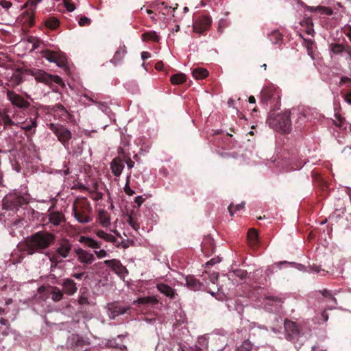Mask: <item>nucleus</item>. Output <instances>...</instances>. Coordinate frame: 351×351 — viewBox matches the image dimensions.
Segmentation results:
<instances>
[{"label": "nucleus", "instance_id": "1", "mask_svg": "<svg viewBox=\"0 0 351 351\" xmlns=\"http://www.w3.org/2000/svg\"><path fill=\"white\" fill-rule=\"evenodd\" d=\"M55 235L47 231H38L28 237L21 245V250L27 254L42 252L55 243Z\"/></svg>", "mask_w": 351, "mask_h": 351}, {"label": "nucleus", "instance_id": "2", "mask_svg": "<svg viewBox=\"0 0 351 351\" xmlns=\"http://www.w3.org/2000/svg\"><path fill=\"white\" fill-rule=\"evenodd\" d=\"M73 212L75 219L81 223H88L93 220V209L86 197H77L73 204Z\"/></svg>", "mask_w": 351, "mask_h": 351}, {"label": "nucleus", "instance_id": "3", "mask_svg": "<svg viewBox=\"0 0 351 351\" xmlns=\"http://www.w3.org/2000/svg\"><path fill=\"white\" fill-rule=\"evenodd\" d=\"M72 251V244L69 240L62 239L57 243L56 250L47 253L51 263V268L56 267L63 262V259L69 256Z\"/></svg>", "mask_w": 351, "mask_h": 351}, {"label": "nucleus", "instance_id": "4", "mask_svg": "<svg viewBox=\"0 0 351 351\" xmlns=\"http://www.w3.org/2000/svg\"><path fill=\"white\" fill-rule=\"evenodd\" d=\"M29 204V195L19 191L7 194L3 199V208L6 210H18L19 207Z\"/></svg>", "mask_w": 351, "mask_h": 351}, {"label": "nucleus", "instance_id": "5", "mask_svg": "<svg viewBox=\"0 0 351 351\" xmlns=\"http://www.w3.org/2000/svg\"><path fill=\"white\" fill-rule=\"evenodd\" d=\"M291 111L285 110L282 114H277L274 118L269 119V124L278 131L289 133L291 131Z\"/></svg>", "mask_w": 351, "mask_h": 351}, {"label": "nucleus", "instance_id": "6", "mask_svg": "<svg viewBox=\"0 0 351 351\" xmlns=\"http://www.w3.org/2000/svg\"><path fill=\"white\" fill-rule=\"evenodd\" d=\"M41 0H27L24 7L27 8L20 16V21L26 27H32L35 24L34 12L37 4Z\"/></svg>", "mask_w": 351, "mask_h": 351}, {"label": "nucleus", "instance_id": "7", "mask_svg": "<svg viewBox=\"0 0 351 351\" xmlns=\"http://www.w3.org/2000/svg\"><path fill=\"white\" fill-rule=\"evenodd\" d=\"M42 56L51 62L56 63L57 65L62 68L66 73L69 71V69L67 66V59L63 53L46 49L42 51Z\"/></svg>", "mask_w": 351, "mask_h": 351}, {"label": "nucleus", "instance_id": "8", "mask_svg": "<svg viewBox=\"0 0 351 351\" xmlns=\"http://www.w3.org/2000/svg\"><path fill=\"white\" fill-rule=\"evenodd\" d=\"M49 129L56 134L63 146L69 149V141L72 137L71 131L62 125L55 123H50Z\"/></svg>", "mask_w": 351, "mask_h": 351}, {"label": "nucleus", "instance_id": "9", "mask_svg": "<svg viewBox=\"0 0 351 351\" xmlns=\"http://www.w3.org/2000/svg\"><path fill=\"white\" fill-rule=\"evenodd\" d=\"M107 313L110 319H115L121 315L128 313L131 308L129 306H123L119 302H114L107 304Z\"/></svg>", "mask_w": 351, "mask_h": 351}, {"label": "nucleus", "instance_id": "10", "mask_svg": "<svg viewBox=\"0 0 351 351\" xmlns=\"http://www.w3.org/2000/svg\"><path fill=\"white\" fill-rule=\"evenodd\" d=\"M68 344L73 351H86L90 346V342L78 335H72Z\"/></svg>", "mask_w": 351, "mask_h": 351}, {"label": "nucleus", "instance_id": "11", "mask_svg": "<svg viewBox=\"0 0 351 351\" xmlns=\"http://www.w3.org/2000/svg\"><path fill=\"white\" fill-rule=\"evenodd\" d=\"M286 339L290 341L298 340L300 329L295 322L286 319L284 322Z\"/></svg>", "mask_w": 351, "mask_h": 351}, {"label": "nucleus", "instance_id": "12", "mask_svg": "<svg viewBox=\"0 0 351 351\" xmlns=\"http://www.w3.org/2000/svg\"><path fill=\"white\" fill-rule=\"evenodd\" d=\"M261 94V103L263 105L267 106L269 103H277L280 99L276 89L274 86L265 87Z\"/></svg>", "mask_w": 351, "mask_h": 351}, {"label": "nucleus", "instance_id": "13", "mask_svg": "<svg viewBox=\"0 0 351 351\" xmlns=\"http://www.w3.org/2000/svg\"><path fill=\"white\" fill-rule=\"evenodd\" d=\"M6 96L7 99L14 106L21 110H26L30 106V103L27 100L13 90H8L6 91Z\"/></svg>", "mask_w": 351, "mask_h": 351}, {"label": "nucleus", "instance_id": "14", "mask_svg": "<svg viewBox=\"0 0 351 351\" xmlns=\"http://www.w3.org/2000/svg\"><path fill=\"white\" fill-rule=\"evenodd\" d=\"M212 20L209 16H199L193 20V31L197 34H203L209 29Z\"/></svg>", "mask_w": 351, "mask_h": 351}, {"label": "nucleus", "instance_id": "15", "mask_svg": "<svg viewBox=\"0 0 351 351\" xmlns=\"http://www.w3.org/2000/svg\"><path fill=\"white\" fill-rule=\"evenodd\" d=\"M35 79L38 82L45 83L46 84H51L52 83L60 84L62 82V79L59 76L50 75L43 71H39L37 72L35 74Z\"/></svg>", "mask_w": 351, "mask_h": 351}, {"label": "nucleus", "instance_id": "16", "mask_svg": "<svg viewBox=\"0 0 351 351\" xmlns=\"http://www.w3.org/2000/svg\"><path fill=\"white\" fill-rule=\"evenodd\" d=\"M282 302V300L278 297L268 296L265 298V305L270 311L279 312Z\"/></svg>", "mask_w": 351, "mask_h": 351}, {"label": "nucleus", "instance_id": "17", "mask_svg": "<svg viewBox=\"0 0 351 351\" xmlns=\"http://www.w3.org/2000/svg\"><path fill=\"white\" fill-rule=\"evenodd\" d=\"M126 54V47L124 45H120L119 48L116 50L112 58L110 60V62L115 66L121 65Z\"/></svg>", "mask_w": 351, "mask_h": 351}, {"label": "nucleus", "instance_id": "18", "mask_svg": "<svg viewBox=\"0 0 351 351\" xmlns=\"http://www.w3.org/2000/svg\"><path fill=\"white\" fill-rule=\"evenodd\" d=\"M104 263L110 267L111 269L118 275H123L127 271L125 267L121 264L119 260H106L104 261Z\"/></svg>", "mask_w": 351, "mask_h": 351}, {"label": "nucleus", "instance_id": "19", "mask_svg": "<svg viewBox=\"0 0 351 351\" xmlns=\"http://www.w3.org/2000/svg\"><path fill=\"white\" fill-rule=\"evenodd\" d=\"M80 262L84 264L90 265L95 261V256L82 248H77L75 250Z\"/></svg>", "mask_w": 351, "mask_h": 351}, {"label": "nucleus", "instance_id": "20", "mask_svg": "<svg viewBox=\"0 0 351 351\" xmlns=\"http://www.w3.org/2000/svg\"><path fill=\"white\" fill-rule=\"evenodd\" d=\"M38 117V112H36V115L34 118L27 119L21 126V128L25 131L27 134L28 132L35 133L36 128L37 127V117Z\"/></svg>", "mask_w": 351, "mask_h": 351}, {"label": "nucleus", "instance_id": "21", "mask_svg": "<svg viewBox=\"0 0 351 351\" xmlns=\"http://www.w3.org/2000/svg\"><path fill=\"white\" fill-rule=\"evenodd\" d=\"M62 291L69 295H74L77 291V287L75 281L71 278L63 280L62 283Z\"/></svg>", "mask_w": 351, "mask_h": 351}, {"label": "nucleus", "instance_id": "22", "mask_svg": "<svg viewBox=\"0 0 351 351\" xmlns=\"http://www.w3.org/2000/svg\"><path fill=\"white\" fill-rule=\"evenodd\" d=\"M124 168V165L123 162V160L117 157L112 160L110 164V169L112 171V173L116 177H119Z\"/></svg>", "mask_w": 351, "mask_h": 351}, {"label": "nucleus", "instance_id": "23", "mask_svg": "<svg viewBox=\"0 0 351 351\" xmlns=\"http://www.w3.org/2000/svg\"><path fill=\"white\" fill-rule=\"evenodd\" d=\"M49 221L52 225L58 226L65 221V217L61 212L52 211L49 214Z\"/></svg>", "mask_w": 351, "mask_h": 351}, {"label": "nucleus", "instance_id": "24", "mask_svg": "<svg viewBox=\"0 0 351 351\" xmlns=\"http://www.w3.org/2000/svg\"><path fill=\"white\" fill-rule=\"evenodd\" d=\"M156 287L158 291L164 294L165 296L169 298L170 299L175 298L176 293L175 290L170 286L164 283H158L156 285Z\"/></svg>", "mask_w": 351, "mask_h": 351}, {"label": "nucleus", "instance_id": "25", "mask_svg": "<svg viewBox=\"0 0 351 351\" xmlns=\"http://www.w3.org/2000/svg\"><path fill=\"white\" fill-rule=\"evenodd\" d=\"M186 283L187 287L193 291L199 290L202 287V284L199 282V280L193 276H186Z\"/></svg>", "mask_w": 351, "mask_h": 351}, {"label": "nucleus", "instance_id": "26", "mask_svg": "<svg viewBox=\"0 0 351 351\" xmlns=\"http://www.w3.org/2000/svg\"><path fill=\"white\" fill-rule=\"evenodd\" d=\"M80 242L83 243L86 247L93 248V249H99L101 247V243L92 238L88 237H81L80 239Z\"/></svg>", "mask_w": 351, "mask_h": 351}, {"label": "nucleus", "instance_id": "27", "mask_svg": "<svg viewBox=\"0 0 351 351\" xmlns=\"http://www.w3.org/2000/svg\"><path fill=\"white\" fill-rule=\"evenodd\" d=\"M0 123H3L4 128L12 127L15 125L10 115L8 114L7 110L0 111Z\"/></svg>", "mask_w": 351, "mask_h": 351}, {"label": "nucleus", "instance_id": "28", "mask_svg": "<svg viewBox=\"0 0 351 351\" xmlns=\"http://www.w3.org/2000/svg\"><path fill=\"white\" fill-rule=\"evenodd\" d=\"M247 239L252 247H255L258 243V235L255 229H250L247 232Z\"/></svg>", "mask_w": 351, "mask_h": 351}, {"label": "nucleus", "instance_id": "29", "mask_svg": "<svg viewBox=\"0 0 351 351\" xmlns=\"http://www.w3.org/2000/svg\"><path fill=\"white\" fill-rule=\"evenodd\" d=\"M306 9L311 12H318L322 14H326L328 16H330L333 13V11L331 8L321 5L317 7L306 6Z\"/></svg>", "mask_w": 351, "mask_h": 351}, {"label": "nucleus", "instance_id": "30", "mask_svg": "<svg viewBox=\"0 0 351 351\" xmlns=\"http://www.w3.org/2000/svg\"><path fill=\"white\" fill-rule=\"evenodd\" d=\"M192 75L197 80H202L208 75V71L204 68L197 67L193 70Z\"/></svg>", "mask_w": 351, "mask_h": 351}, {"label": "nucleus", "instance_id": "31", "mask_svg": "<svg viewBox=\"0 0 351 351\" xmlns=\"http://www.w3.org/2000/svg\"><path fill=\"white\" fill-rule=\"evenodd\" d=\"M63 291L57 287H51L50 294L53 302H60L63 298Z\"/></svg>", "mask_w": 351, "mask_h": 351}, {"label": "nucleus", "instance_id": "32", "mask_svg": "<svg viewBox=\"0 0 351 351\" xmlns=\"http://www.w3.org/2000/svg\"><path fill=\"white\" fill-rule=\"evenodd\" d=\"M52 111L54 113L59 114L60 116L64 117L66 119L68 118L69 114L64 106L60 104H57L52 107Z\"/></svg>", "mask_w": 351, "mask_h": 351}, {"label": "nucleus", "instance_id": "33", "mask_svg": "<svg viewBox=\"0 0 351 351\" xmlns=\"http://www.w3.org/2000/svg\"><path fill=\"white\" fill-rule=\"evenodd\" d=\"M99 219L101 224L104 227H107L110 225V216L107 211L104 210H101L99 212Z\"/></svg>", "mask_w": 351, "mask_h": 351}, {"label": "nucleus", "instance_id": "34", "mask_svg": "<svg viewBox=\"0 0 351 351\" xmlns=\"http://www.w3.org/2000/svg\"><path fill=\"white\" fill-rule=\"evenodd\" d=\"M97 235L99 238L110 243H115L117 241V239L114 236L111 234H108L101 230H99L97 232Z\"/></svg>", "mask_w": 351, "mask_h": 351}, {"label": "nucleus", "instance_id": "35", "mask_svg": "<svg viewBox=\"0 0 351 351\" xmlns=\"http://www.w3.org/2000/svg\"><path fill=\"white\" fill-rule=\"evenodd\" d=\"M297 115L298 118L296 119L295 123H299L298 127H300L302 123H304L306 121V116L305 113L302 111H300L299 110L293 109L291 112V115Z\"/></svg>", "mask_w": 351, "mask_h": 351}, {"label": "nucleus", "instance_id": "36", "mask_svg": "<svg viewBox=\"0 0 351 351\" xmlns=\"http://www.w3.org/2000/svg\"><path fill=\"white\" fill-rule=\"evenodd\" d=\"M268 38L273 44H278L282 41V36L279 31L274 30L268 35Z\"/></svg>", "mask_w": 351, "mask_h": 351}, {"label": "nucleus", "instance_id": "37", "mask_svg": "<svg viewBox=\"0 0 351 351\" xmlns=\"http://www.w3.org/2000/svg\"><path fill=\"white\" fill-rule=\"evenodd\" d=\"M186 77L184 73H177L171 77V82L173 84H181L186 82Z\"/></svg>", "mask_w": 351, "mask_h": 351}, {"label": "nucleus", "instance_id": "38", "mask_svg": "<svg viewBox=\"0 0 351 351\" xmlns=\"http://www.w3.org/2000/svg\"><path fill=\"white\" fill-rule=\"evenodd\" d=\"M45 25L50 29H55L59 26L60 21L55 17H49L45 21Z\"/></svg>", "mask_w": 351, "mask_h": 351}, {"label": "nucleus", "instance_id": "39", "mask_svg": "<svg viewBox=\"0 0 351 351\" xmlns=\"http://www.w3.org/2000/svg\"><path fill=\"white\" fill-rule=\"evenodd\" d=\"M136 302L141 304H147L152 303L153 304H156L158 302V300L155 297L147 296L143 298H139Z\"/></svg>", "mask_w": 351, "mask_h": 351}, {"label": "nucleus", "instance_id": "40", "mask_svg": "<svg viewBox=\"0 0 351 351\" xmlns=\"http://www.w3.org/2000/svg\"><path fill=\"white\" fill-rule=\"evenodd\" d=\"M23 82V76L19 73H15L12 75L10 80V82L12 87H16Z\"/></svg>", "mask_w": 351, "mask_h": 351}, {"label": "nucleus", "instance_id": "41", "mask_svg": "<svg viewBox=\"0 0 351 351\" xmlns=\"http://www.w3.org/2000/svg\"><path fill=\"white\" fill-rule=\"evenodd\" d=\"M142 37L144 40L147 39L154 42H158L160 40L159 36L154 31L145 32L143 34Z\"/></svg>", "mask_w": 351, "mask_h": 351}, {"label": "nucleus", "instance_id": "42", "mask_svg": "<svg viewBox=\"0 0 351 351\" xmlns=\"http://www.w3.org/2000/svg\"><path fill=\"white\" fill-rule=\"evenodd\" d=\"M331 51L335 54H339L344 51L346 46L339 43H332L330 45Z\"/></svg>", "mask_w": 351, "mask_h": 351}, {"label": "nucleus", "instance_id": "43", "mask_svg": "<svg viewBox=\"0 0 351 351\" xmlns=\"http://www.w3.org/2000/svg\"><path fill=\"white\" fill-rule=\"evenodd\" d=\"M245 202H241V204H237L234 206L233 204H230L228 206V211L231 216L234 215V212L239 211L244 208Z\"/></svg>", "mask_w": 351, "mask_h": 351}, {"label": "nucleus", "instance_id": "44", "mask_svg": "<svg viewBox=\"0 0 351 351\" xmlns=\"http://www.w3.org/2000/svg\"><path fill=\"white\" fill-rule=\"evenodd\" d=\"M335 210L343 213L346 211V206L344 200L342 199H338L335 203Z\"/></svg>", "mask_w": 351, "mask_h": 351}, {"label": "nucleus", "instance_id": "45", "mask_svg": "<svg viewBox=\"0 0 351 351\" xmlns=\"http://www.w3.org/2000/svg\"><path fill=\"white\" fill-rule=\"evenodd\" d=\"M252 345L249 341H245L236 351H252Z\"/></svg>", "mask_w": 351, "mask_h": 351}, {"label": "nucleus", "instance_id": "46", "mask_svg": "<svg viewBox=\"0 0 351 351\" xmlns=\"http://www.w3.org/2000/svg\"><path fill=\"white\" fill-rule=\"evenodd\" d=\"M321 293L324 298H328L331 302H332L334 305L337 304V300L335 297H333L330 291L324 289L322 291Z\"/></svg>", "mask_w": 351, "mask_h": 351}, {"label": "nucleus", "instance_id": "47", "mask_svg": "<svg viewBox=\"0 0 351 351\" xmlns=\"http://www.w3.org/2000/svg\"><path fill=\"white\" fill-rule=\"evenodd\" d=\"M128 223L132 228L137 230L140 228V225L138 221L132 216H130L128 219Z\"/></svg>", "mask_w": 351, "mask_h": 351}, {"label": "nucleus", "instance_id": "48", "mask_svg": "<svg viewBox=\"0 0 351 351\" xmlns=\"http://www.w3.org/2000/svg\"><path fill=\"white\" fill-rule=\"evenodd\" d=\"M130 176H128L126 184L123 188L125 193L128 195H132L134 191L130 187Z\"/></svg>", "mask_w": 351, "mask_h": 351}, {"label": "nucleus", "instance_id": "49", "mask_svg": "<svg viewBox=\"0 0 351 351\" xmlns=\"http://www.w3.org/2000/svg\"><path fill=\"white\" fill-rule=\"evenodd\" d=\"M106 348H117L118 343L116 342L115 339H109L105 343Z\"/></svg>", "mask_w": 351, "mask_h": 351}, {"label": "nucleus", "instance_id": "50", "mask_svg": "<svg viewBox=\"0 0 351 351\" xmlns=\"http://www.w3.org/2000/svg\"><path fill=\"white\" fill-rule=\"evenodd\" d=\"M90 19L86 16H82L80 19L78 23L80 26L89 25L90 24Z\"/></svg>", "mask_w": 351, "mask_h": 351}, {"label": "nucleus", "instance_id": "51", "mask_svg": "<svg viewBox=\"0 0 351 351\" xmlns=\"http://www.w3.org/2000/svg\"><path fill=\"white\" fill-rule=\"evenodd\" d=\"M234 274L240 279H244L247 277V272L245 270L238 269L234 271Z\"/></svg>", "mask_w": 351, "mask_h": 351}, {"label": "nucleus", "instance_id": "52", "mask_svg": "<svg viewBox=\"0 0 351 351\" xmlns=\"http://www.w3.org/2000/svg\"><path fill=\"white\" fill-rule=\"evenodd\" d=\"M64 5L69 12H72L75 10V7L73 3L69 2L66 0H64Z\"/></svg>", "mask_w": 351, "mask_h": 351}, {"label": "nucleus", "instance_id": "53", "mask_svg": "<svg viewBox=\"0 0 351 351\" xmlns=\"http://www.w3.org/2000/svg\"><path fill=\"white\" fill-rule=\"evenodd\" d=\"M124 160L129 169H132L134 166V162L129 156H124Z\"/></svg>", "mask_w": 351, "mask_h": 351}, {"label": "nucleus", "instance_id": "54", "mask_svg": "<svg viewBox=\"0 0 351 351\" xmlns=\"http://www.w3.org/2000/svg\"><path fill=\"white\" fill-rule=\"evenodd\" d=\"M301 25H305L306 27L309 26V25H313V21H312V19L311 17H307V18H305L302 22H301Z\"/></svg>", "mask_w": 351, "mask_h": 351}, {"label": "nucleus", "instance_id": "55", "mask_svg": "<svg viewBox=\"0 0 351 351\" xmlns=\"http://www.w3.org/2000/svg\"><path fill=\"white\" fill-rule=\"evenodd\" d=\"M95 254L99 258H101L106 257L107 256V252L104 250H100L99 251H95Z\"/></svg>", "mask_w": 351, "mask_h": 351}, {"label": "nucleus", "instance_id": "56", "mask_svg": "<svg viewBox=\"0 0 351 351\" xmlns=\"http://www.w3.org/2000/svg\"><path fill=\"white\" fill-rule=\"evenodd\" d=\"M346 83H351V78L347 77V76H343L341 77L340 82H339V86H341L342 84Z\"/></svg>", "mask_w": 351, "mask_h": 351}, {"label": "nucleus", "instance_id": "57", "mask_svg": "<svg viewBox=\"0 0 351 351\" xmlns=\"http://www.w3.org/2000/svg\"><path fill=\"white\" fill-rule=\"evenodd\" d=\"M145 199L142 196H137L135 197L134 202L138 205V206H141L143 203Z\"/></svg>", "mask_w": 351, "mask_h": 351}, {"label": "nucleus", "instance_id": "58", "mask_svg": "<svg viewBox=\"0 0 351 351\" xmlns=\"http://www.w3.org/2000/svg\"><path fill=\"white\" fill-rule=\"evenodd\" d=\"M0 5L5 9H8L12 6V3L8 1H0Z\"/></svg>", "mask_w": 351, "mask_h": 351}, {"label": "nucleus", "instance_id": "59", "mask_svg": "<svg viewBox=\"0 0 351 351\" xmlns=\"http://www.w3.org/2000/svg\"><path fill=\"white\" fill-rule=\"evenodd\" d=\"M79 304L81 305L88 304V300L86 297L80 296L78 300Z\"/></svg>", "mask_w": 351, "mask_h": 351}, {"label": "nucleus", "instance_id": "60", "mask_svg": "<svg viewBox=\"0 0 351 351\" xmlns=\"http://www.w3.org/2000/svg\"><path fill=\"white\" fill-rule=\"evenodd\" d=\"M163 66H164V64L162 61H159V62H156L155 64V69L158 71L162 70Z\"/></svg>", "mask_w": 351, "mask_h": 351}, {"label": "nucleus", "instance_id": "61", "mask_svg": "<svg viewBox=\"0 0 351 351\" xmlns=\"http://www.w3.org/2000/svg\"><path fill=\"white\" fill-rule=\"evenodd\" d=\"M343 97L348 104H351V92L346 93Z\"/></svg>", "mask_w": 351, "mask_h": 351}, {"label": "nucleus", "instance_id": "62", "mask_svg": "<svg viewBox=\"0 0 351 351\" xmlns=\"http://www.w3.org/2000/svg\"><path fill=\"white\" fill-rule=\"evenodd\" d=\"M151 57V54L147 51H143L141 53V58L143 60H145Z\"/></svg>", "mask_w": 351, "mask_h": 351}, {"label": "nucleus", "instance_id": "63", "mask_svg": "<svg viewBox=\"0 0 351 351\" xmlns=\"http://www.w3.org/2000/svg\"><path fill=\"white\" fill-rule=\"evenodd\" d=\"M344 51L348 54V57L351 60V47L348 45H346V49L344 50Z\"/></svg>", "mask_w": 351, "mask_h": 351}, {"label": "nucleus", "instance_id": "64", "mask_svg": "<svg viewBox=\"0 0 351 351\" xmlns=\"http://www.w3.org/2000/svg\"><path fill=\"white\" fill-rule=\"evenodd\" d=\"M345 34H346V36L348 37L349 40L351 42V26L350 25H349L347 27V32H346Z\"/></svg>", "mask_w": 351, "mask_h": 351}]
</instances>
